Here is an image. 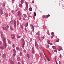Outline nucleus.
<instances>
[{"mask_svg": "<svg viewBox=\"0 0 64 64\" xmlns=\"http://www.w3.org/2000/svg\"><path fill=\"white\" fill-rule=\"evenodd\" d=\"M6 54H4L2 55V57L4 58V57L6 58Z\"/></svg>", "mask_w": 64, "mask_h": 64, "instance_id": "423d86ee", "label": "nucleus"}, {"mask_svg": "<svg viewBox=\"0 0 64 64\" xmlns=\"http://www.w3.org/2000/svg\"><path fill=\"white\" fill-rule=\"evenodd\" d=\"M5 29L6 31H7L8 30V29H6V27H5Z\"/></svg>", "mask_w": 64, "mask_h": 64, "instance_id": "f704fd0d", "label": "nucleus"}, {"mask_svg": "<svg viewBox=\"0 0 64 64\" xmlns=\"http://www.w3.org/2000/svg\"><path fill=\"white\" fill-rule=\"evenodd\" d=\"M6 16H8V14L7 13H6Z\"/></svg>", "mask_w": 64, "mask_h": 64, "instance_id": "72a5a7b5", "label": "nucleus"}, {"mask_svg": "<svg viewBox=\"0 0 64 64\" xmlns=\"http://www.w3.org/2000/svg\"><path fill=\"white\" fill-rule=\"evenodd\" d=\"M32 28H33L34 30V28L33 26V25L32 24Z\"/></svg>", "mask_w": 64, "mask_h": 64, "instance_id": "393cba45", "label": "nucleus"}, {"mask_svg": "<svg viewBox=\"0 0 64 64\" xmlns=\"http://www.w3.org/2000/svg\"><path fill=\"white\" fill-rule=\"evenodd\" d=\"M40 57H41V58H42V53H40Z\"/></svg>", "mask_w": 64, "mask_h": 64, "instance_id": "ddd939ff", "label": "nucleus"}, {"mask_svg": "<svg viewBox=\"0 0 64 64\" xmlns=\"http://www.w3.org/2000/svg\"><path fill=\"white\" fill-rule=\"evenodd\" d=\"M20 58L19 57H18V61H19L20 60Z\"/></svg>", "mask_w": 64, "mask_h": 64, "instance_id": "cd10ccee", "label": "nucleus"}, {"mask_svg": "<svg viewBox=\"0 0 64 64\" xmlns=\"http://www.w3.org/2000/svg\"><path fill=\"white\" fill-rule=\"evenodd\" d=\"M10 22L11 24H13V20H11Z\"/></svg>", "mask_w": 64, "mask_h": 64, "instance_id": "6ab92c4d", "label": "nucleus"}, {"mask_svg": "<svg viewBox=\"0 0 64 64\" xmlns=\"http://www.w3.org/2000/svg\"><path fill=\"white\" fill-rule=\"evenodd\" d=\"M27 57L28 58H30V55L29 54H27Z\"/></svg>", "mask_w": 64, "mask_h": 64, "instance_id": "a211bd4d", "label": "nucleus"}, {"mask_svg": "<svg viewBox=\"0 0 64 64\" xmlns=\"http://www.w3.org/2000/svg\"><path fill=\"white\" fill-rule=\"evenodd\" d=\"M21 3L22 4L24 3V1L23 0H22L21 1Z\"/></svg>", "mask_w": 64, "mask_h": 64, "instance_id": "a878e982", "label": "nucleus"}, {"mask_svg": "<svg viewBox=\"0 0 64 64\" xmlns=\"http://www.w3.org/2000/svg\"><path fill=\"white\" fill-rule=\"evenodd\" d=\"M18 64H20V62H18Z\"/></svg>", "mask_w": 64, "mask_h": 64, "instance_id": "774afa93", "label": "nucleus"}, {"mask_svg": "<svg viewBox=\"0 0 64 64\" xmlns=\"http://www.w3.org/2000/svg\"><path fill=\"white\" fill-rule=\"evenodd\" d=\"M38 45V44L37 43H35V46H37Z\"/></svg>", "mask_w": 64, "mask_h": 64, "instance_id": "c85d7f7f", "label": "nucleus"}, {"mask_svg": "<svg viewBox=\"0 0 64 64\" xmlns=\"http://www.w3.org/2000/svg\"><path fill=\"white\" fill-rule=\"evenodd\" d=\"M26 7H28V4H27V3L26 2Z\"/></svg>", "mask_w": 64, "mask_h": 64, "instance_id": "b1692460", "label": "nucleus"}, {"mask_svg": "<svg viewBox=\"0 0 64 64\" xmlns=\"http://www.w3.org/2000/svg\"><path fill=\"white\" fill-rule=\"evenodd\" d=\"M17 25H18L19 24V22L18 21H17Z\"/></svg>", "mask_w": 64, "mask_h": 64, "instance_id": "4be33fe9", "label": "nucleus"}, {"mask_svg": "<svg viewBox=\"0 0 64 64\" xmlns=\"http://www.w3.org/2000/svg\"><path fill=\"white\" fill-rule=\"evenodd\" d=\"M0 11L1 15H2V14H3V12L2 10L1 9H0Z\"/></svg>", "mask_w": 64, "mask_h": 64, "instance_id": "1a4fd4ad", "label": "nucleus"}, {"mask_svg": "<svg viewBox=\"0 0 64 64\" xmlns=\"http://www.w3.org/2000/svg\"><path fill=\"white\" fill-rule=\"evenodd\" d=\"M10 62L11 64H14L12 61L10 60Z\"/></svg>", "mask_w": 64, "mask_h": 64, "instance_id": "9d476101", "label": "nucleus"}, {"mask_svg": "<svg viewBox=\"0 0 64 64\" xmlns=\"http://www.w3.org/2000/svg\"><path fill=\"white\" fill-rule=\"evenodd\" d=\"M47 60H48V61H50V60L49 59V58H47Z\"/></svg>", "mask_w": 64, "mask_h": 64, "instance_id": "864d4df0", "label": "nucleus"}, {"mask_svg": "<svg viewBox=\"0 0 64 64\" xmlns=\"http://www.w3.org/2000/svg\"><path fill=\"white\" fill-rule=\"evenodd\" d=\"M42 17L43 18H48V16H42Z\"/></svg>", "mask_w": 64, "mask_h": 64, "instance_id": "2eb2a0df", "label": "nucleus"}, {"mask_svg": "<svg viewBox=\"0 0 64 64\" xmlns=\"http://www.w3.org/2000/svg\"><path fill=\"white\" fill-rule=\"evenodd\" d=\"M3 42H4V44H5V48H6V41L5 40V39L4 37H3Z\"/></svg>", "mask_w": 64, "mask_h": 64, "instance_id": "f257e3e1", "label": "nucleus"}, {"mask_svg": "<svg viewBox=\"0 0 64 64\" xmlns=\"http://www.w3.org/2000/svg\"><path fill=\"white\" fill-rule=\"evenodd\" d=\"M50 44L51 45H52L53 44H52V43H50Z\"/></svg>", "mask_w": 64, "mask_h": 64, "instance_id": "680f3d73", "label": "nucleus"}, {"mask_svg": "<svg viewBox=\"0 0 64 64\" xmlns=\"http://www.w3.org/2000/svg\"><path fill=\"white\" fill-rule=\"evenodd\" d=\"M18 8H17L16 10V11H18Z\"/></svg>", "mask_w": 64, "mask_h": 64, "instance_id": "e2e57ef3", "label": "nucleus"}, {"mask_svg": "<svg viewBox=\"0 0 64 64\" xmlns=\"http://www.w3.org/2000/svg\"><path fill=\"white\" fill-rule=\"evenodd\" d=\"M61 56V54H60V58Z\"/></svg>", "mask_w": 64, "mask_h": 64, "instance_id": "338daca9", "label": "nucleus"}, {"mask_svg": "<svg viewBox=\"0 0 64 64\" xmlns=\"http://www.w3.org/2000/svg\"><path fill=\"white\" fill-rule=\"evenodd\" d=\"M22 47L23 48L24 47V44H25L24 40L23 38L22 39Z\"/></svg>", "mask_w": 64, "mask_h": 64, "instance_id": "f03ea898", "label": "nucleus"}, {"mask_svg": "<svg viewBox=\"0 0 64 64\" xmlns=\"http://www.w3.org/2000/svg\"><path fill=\"white\" fill-rule=\"evenodd\" d=\"M58 50L60 51L62 50V48L61 47L59 46L58 48Z\"/></svg>", "mask_w": 64, "mask_h": 64, "instance_id": "20e7f679", "label": "nucleus"}, {"mask_svg": "<svg viewBox=\"0 0 64 64\" xmlns=\"http://www.w3.org/2000/svg\"><path fill=\"white\" fill-rule=\"evenodd\" d=\"M32 40V38H30V41L31 42Z\"/></svg>", "mask_w": 64, "mask_h": 64, "instance_id": "a18cd8bd", "label": "nucleus"}, {"mask_svg": "<svg viewBox=\"0 0 64 64\" xmlns=\"http://www.w3.org/2000/svg\"><path fill=\"white\" fill-rule=\"evenodd\" d=\"M24 16H26V14H24Z\"/></svg>", "mask_w": 64, "mask_h": 64, "instance_id": "8fccbe9b", "label": "nucleus"}, {"mask_svg": "<svg viewBox=\"0 0 64 64\" xmlns=\"http://www.w3.org/2000/svg\"><path fill=\"white\" fill-rule=\"evenodd\" d=\"M13 51L14 52V53H16V50L15 49H14L13 50Z\"/></svg>", "mask_w": 64, "mask_h": 64, "instance_id": "dca6fc26", "label": "nucleus"}, {"mask_svg": "<svg viewBox=\"0 0 64 64\" xmlns=\"http://www.w3.org/2000/svg\"><path fill=\"white\" fill-rule=\"evenodd\" d=\"M53 48L54 49H56V47L55 46H53Z\"/></svg>", "mask_w": 64, "mask_h": 64, "instance_id": "bb28decb", "label": "nucleus"}, {"mask_svg": "<svg viewBox=\"0 0 64 64\" xmlns=\"http://www.w3.org/2000/svg\"><path fill=\"white\" fill-rule=\"evenodd\" d=\"M14 3V0H12V3Z\"/></svg>", "mask_w": 64, "mask_h": 64, "instance_id": "3c124183", "label": "nucleus"}, {"mask_svg": "<svg viewBox=\"0 0 64 64\" xmlns=\"http://www.w3.org/2000/svg\"><path fill=\"white\" fill-rule=\"evenodd\" d=\"M6 27L7 28V29H8L9 26L8 25H7L6 26Z\"/></svg>", "mask_w": 64, "mask_h": 64, "instance_id": "5701e85b", "label": "nucleus"}, {"mask_svg": "<svg viewBox=\"0 0 64 64\" xmlns=\"http://www.w3.org/2000/svg\"><path fill=\"white\" fill-rule=\"evenodd\" d=\"M14 26L15 28H16V21L15 20H14Z\"/></svg>", "mask_w": 64, "mask_h": 64, "instance_id": "39448f33", "label": "nucleus"}, {"mask_svg": "<svg viewBox=\"0 0 64 64\" xmlns=\"http://www.w3.org/2000/svg\"><path fill=\"white\" fill-rule=\"evenodd\" d=\"M17 37L18 38H19L21 37V36L17 35Z\"/></svg>", "mask_w": 64, "mask_h": 64, "instance_id": "f8f14e48", "label": "nucleus"}, {"mask_svg": "<svg viewBox=\"0 0 64 64\" xmlns=\"http://www.w3.org/2000/svg\"><path fill=\"white\" fill-rule=\"evenodd\" d=\"M29 10L30 11H31L32 10V8H29Z\"/></svg>", "mask_w": 64, "mask_h": 64, "instance_id": "4468645a", "label": "nucleus"}, {"mask_svg": "<svg viewBox=\"0 0 64 64\" xmlns=\"http://www.w3.org/2000/svg\"><path fill=\"white\" fill-rule=\"evenodd\" d=\"M5 3H3L2 4V6L4 7L5 6Z\"/></svg>", "mask_w": 64, "mask_h": 64, "instance_id": "aec40b11", "label": "nucleus"}, {"mask_svg": "<svg viewBox=\"0 0 64 64\" xmlns=\"http://www.w3.org/2000/svg\"><path fill=\"white\" fill-rule=\"evenodd\" d=\"M46 48H49V46H47V47H46Z\"/></svg>", "mask_w": 64, "mask_h": 64, "instance_id": "ea45409f", "label": "nucleus"}, {"mask_svg": "<svg viewBox=\"0 0 64 64\" xmlns=\"http://www.w3.org/2000/svg\"><path fill=\"white\" fill-rule=\"evenodd\" d=\"M21 28L22 29H23V26H21Z\"/></svg>", "mask_w": 64, "mask_h": 64, "instance_id": "e433bc0d", "label": "nucleus"}, {"mask_svg": "<svg viewBox=\"0 0 64 64\" xmlns=\"http://www.w3.org/2000/svg\"><path fill=\"white\" fill-rule=\"evenodd\" d=\"M25 31H26V27L25 28Z\"/></svg>", "mask_w": 64, "mask_h": 64, "instance_id": "052dcab7", "label": "nucleus"}, {"mask_svg": "<svg viewBox=\"0 0 64 64\" xmlns=\"http://www.w3.org/2000/svg\"><path fill=\"white\" fill-rule=\"evenodd\" d=\"M4 47L3 46H1L0 47V48H1V50H3L4 49V48H6H6H5V44H4Z\"/></svg>", "mask_w": 64, "mask_h": 64, "instance_id": "7ed1b4c3", "label": "nucleus"}, {"mask_svg": "<svg viewBox=\"0 0 64 64\" xmlns=\"http://www.w3.org/2000/svg\"><path fill=\"white\" fill-rule=\"evenodd\" d=\"M12 47L14 48L15 47V46H14V44H13L12 45Z\"/></svg>", "mask_w": 64, "mask_h": 64, "instance_id": "49530a36", "label": "nucleus"}, {"mask_svg": "<svg viewBox=\"0 0 64 64\" xmlns=\"http://www.w3.org/2000/svg\"><path fill=\"white\" fill-rule=\"evenodd\" d=\"M8 43H9V44H10V41H8Z\"/></svg>", "mask_w": 64, "mask_h": 64, "instance_id": "bf43d9fd", "label": "nucleus"}, {"mask_svg": "<svg viewBox=\"0 0 64 64\" xmlns=\"http://www.w3.org/2000/svg\"><path fill=\"white\" fill-rule=\"evenodd\" d=\"M34 16H36V12H34Z\"/></svg>", "mask_w": 64, "mask_h": 64, "instance_id": "c756f323", "label": "nucleus"}, {"mask_svg": "<svg viewBox=\"0 0 64 64\" xmlns=\"http://www.w3.org/2000/svg\"><path fill=\"white\" fill-rule=\"evenodd\" d=\"M56 59H55V61L56 62H57V60H56Z\"/></svg>", "mask_w": 64, "mask_h": 64, "instance_id": "5fc2aeb1", "label": "nucleus"}, {"mask_svg": "<svg viewBox=\"0 0 64 64\" xmlns=\"http://www.w3.org/2000/svg\"><path fill=\"white\" fill-rule=\"evenodd\" d=\"M59 41V39H58L56 41V42H58Z\"/></svg>", "mask_w": 64, "mask_h": 64, "instance_id": "7c9ffc66", "label": "nucleus"}, {"mask_svg": "<svg viewBox=\"0 0 64 64\" xmlns=\"http://www.w3.org/2000/svg\"><path fill=\"white\" fill-rule=\"evenodd\" d=\"M20 6V7H22V4H20V5H19Z\"/></svg>", "mask_w": 64, "mask_h": 64, "instance_id": "473e14b6", "label": "nucleus"}, {"mask_svg": "<svg viewBox=\"0 0 64 64\" xmlns=\"http://www.w3.org/2000/svg\"><path fill=\"white\" fill-rule=\"evenodd\" d=\"M16 50H18L19 49V48L18 47H16Z\"/></svg>", "mask_w": 64, "mask_h": 64, "instance_id": "2f4dec72", "label": "nucleus"}, {"mask_svg": "<svg viewBox=\"0 0 64 64\" xmlns=\"http://www.w3.org/2000/svg\"><path fill=\"white\" fill-rule=\"evenodd\" d=\"M10 29H11L12 30H13V28H12V27L11 26L10 27Z\"/></svg>", "mask_w": 64, "mask_h": 64, "instance_id": "4c0bfd02", "label": "nucleus"}, {"mask_svg": "<svg viewBox=\"0 0 64 64\" xmlns=\"http://www.w3.org/2000/svg\"><path fill=\"white\" fill-rule=\"evenodd\" d=\"M48 43L49 44H50V40H48Z\"/></svg>", "mask_w": 64, "mask_h": 64, "instance_id": "412c9836", "label": "nucleus"}, {"mask_svg": "<svg viewBox=\"0 0 64 64\" xmlns=\"http://www.w3.org/2000/svg\"><path fill=\"white\" fill-rule=\"evenodd\" d=\"M20 56H22V53L20 52Z\"/></svg>", "mask_w": 64, "mask_h": 64, "instance_id": "603ef678", "label": "nucleus"}, {"mask_svg": "<svg viewBox=\"0 0 64 64\" xmlns=\"http://www.w3.org/2000/svg\"><path fill=\"white\" fill-rule=\"evenodd\" d=\"M48 35L49 36L50 35V33H49V32H48Z\"/></svg>", "mask_w": 64, "mask_h": 64, "instance_id": "de8ad7c7", "label": "nucleus"}, {"mask_svg": "<svg viewBox=\"0 0 64 64\" xmlns=\"http://www.w3.org/2000/svg\"><path fill=\"white\" fill-rule=\"evenodd\" d=\"M28 8V7H26V8L25 9V10H26Z\"/></svg>", "mask_w": 64, "mask_h": 64, "instance_id": "c9c22d12", "label": "nucleus"}, {"mask_svg": "<svg viewBox=\"0 0 64 64\" xmlns=\"http://www.w3.org/2000/svg\"><path fill=\"white\" fill-rule=\"evenodd\" d=\"M20 11H18V16H20Z\"/></svg>", "mask_w": 64, "mask_h": 64, "instance_id": "6e6552de", "label": "nucleus"}, {"mask_svg": "<svg viewBox=\"0 0 64 64\" xmlns=\"http://www.w3.org/2000/svg\"><path fill=\"white\" fill-rule=\"evenodd\" d=\"M23 20H25V18H23Z\"/></svg>", "mask_w": 64, "mask_h": 64, "instance_id": "69168bd1", "label": "nucleus"}, {"mask_svg": "<svg viewBox=\"0 0 64 64\" xmlns=\"http://www.w3.org/2000/svg\"><path fill=\"white\" fill-rule=\"evenodd\" d=\"M54 52H57V50H54Z\"/></svg>", "mask_w": 64, "mask_h": 64, "instance_id": "13d9d810", "label": "nucleus"}, {"mask_svg": "<svg viewBox=\"0 0 64 64\" xmlns=\"http://www.w3.org/2000/svg\"><path fill=\"white\" fill-rule=\"evenodd\" d=\"M19 20H21V18L20 17L19 18Z\"/></svg>", "mask_w": 64, "mask_h": 64, "instance_id": "09e8293b", "label": "nucleus"}, {"mask_svg": "<svg viewBox=\"0 0 64 64\" xmlns=\"http://www.w3.org/2000/svg\"><path fill=\"white\" fill-rule=\"evenodd\" d=\"M2 28L3 29V30H5V28L4 27H2Z\"/></svg>", "mask_w": 64, "mask_h": 64, "instance_id": "a19ab883", "label": "nucleus"}, {"mask_svg": "<svg viewBox=\"0 0 64 64\" xmlns=\"http://www.w3.org/2000/svg\"><path fill=\"white\" fill-rule=\"evenodd\" d=\"M50 15L49 14H48L46 16H50Z\"/></svg>", "mask_w": 64, "mask_h": 64, "instance_id": "6e6d98bb", "label": "nucleus"}, {"mask_svg": "<svg viewBox=\"0 0 64 64\" xmlns=\"http://www.w3.org/2000/svg\"><path fill=\"white\" fill-rule=\"evenodd\" d=\"M2 33H3V32H1V38H2V36H3Z\"/></svg>", "mask_w": 64, "mask_h": 64, "instance_id": "f3484780", "label": "nucleus"}, {"mask_svg": "<svg viewBox=\"0 0 64 64\" xmlns=\"http://www.w3.org/2000/svg\"><path fill=\"white\" fill-rule=\"evenodd\" d=\"M12 38L13 39H14V38H15V37L14 36H13L12 37Z\"/></svg>", "mask_w": 64, "mask_h": 64, "instance_id": "c03bdc74", "label": "nucleus"}, {"mask_svg": "<svg viewBox=\"0 0 64 64\" xmlns=\"http://www.w3.org/2000/svg\"><path fill=\"white\" fill-rule=\"evenodd\" d=\"M0 45H2V42H0Z\"/></svg>", "mask_w": 64, "mask_h": 64, "instance_id": "0e129e2a", "label": "nucleus"}, {"mask_svg": "<svg viewBox=\"0 0 64 64\" xmlns=\"http://www.w3.org/2000/svg\"><path fill=\"white\" fill-rule=\"evenodd\" d=\"M41 48H42V51H44V49L43 48H42V47L41 46Z\"/></svg>", "mask_w": 64, "mask_h": 64, "instance_id": "58836bf2", "label": "nucleus"}, {"mask_svg": "<svg viewBox=\"0 0 64 64\" xmlns=\"http://www.w3.org/2000/svg\"><path fill=\"white\" fill-rule=\"evenodd\" d=\"M15 55H16V54H15V53H14L13 54V56H15Z\"/></svg>", "mask_w": 64, "mask_h": 64, "instance_id": "79ce46f5", "label": "nucleus"}, {"mask_svg": "<svg viewBox=\"0 0 64 64\" xmlns=\"http://www.w3.org/2000/svg\"><path fill=\"white\" fill-rule=\"evenodd\" d=\"M53 37H54V35H52V37H51L52 38H53Z\"/></svg>", "mask_w": 64, "mask_h": 64, "instance_id": "37998d69", "label": "nucleus"}, {"mask_svg": "<svg viewBox=\"0 0 64 64\" xmlns=\"http://www.w3.org/2000/svg\"><path fill=\"white\" fill-rule=\"evenodd\" d=\"M32 52L33 54H34L35 53L34 51V48H32Z\"/></svg>", "mask_w": 64, "mask_h": 64, "instance_id": "0eeeda50", "label": "nucleus"}, {"mask_svg": "<svg viewBox=\"0 0 64 64\" xmlns=\"http://www.w3.org/2000/svg\"><path fill=\"white\" fill-rule=\"evenodd\" d=\"M28 25V23H26L25 25V26L26 27H27Z\"/></svg>", "mask_w": 64, "mask_h": 64, "instance_id": "9b49d317", "label": "nucleus"}, {"mask_svg": "<svg viewBox=\"0 0 64 64\" xmlns=\"http://www.w3.org/2000/svg\"><path fill=\"white\" fill-rule=\"evenodd\" d=\"M34 0H33L32 1V3H34Z\"/></svg>", "mask_w": 64, "mask_h": 64, "instance_id": "4d7b16f0", "label": "nucleus"}]
</instances>
